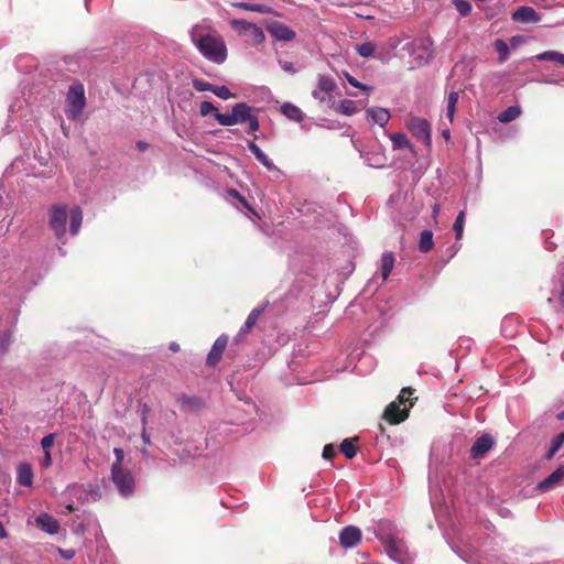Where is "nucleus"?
<instances>
[{
  "instance_id": "obj_55",
  "label": "nucleus",
  "mask_w": 564,
  "mask_h": 564,
  "mask_svg": "<svg viewBox=\"0 0 564 564\" xmlns=\"http://www.w3.org/2000/svg\"><path fill=\"white\" fill-rule=\"evenodd\" d=\"M138 148L141 151H144L148 148V144L145 142H143V141H140V142H138Z\"/></svg>"
},
{
  "instance_id": "obj_7",
  "label": "nucleus",
  "mask_w": 564,
  "mask_h": 564,
  "mask_svg": "<svg viewBox=\"0 0 564 564\" xmlns=\"http://www.w3.org/2000/svg\"><path fill=\"white\" fill-rule=\"evenodd\" d=\"M230 25L239 35L248 37L249 42L253 45H258L264 41L262 29L254 23L245 20H232Z\"/></svg>"
},
{
  "instance_id": "obj_59",
  "label": "nucleus",
  "mask_w": 564,
  "mask_h": 564,
  "mask_svg": "<svg viewBox=\"0 0 564 564\" xmlns=\"http://www.w3.org/2000/svg\"><path fill=\"white\" fill-rule=\"evenodd\" d=\"M346 78L350 85H352V76L346 73Z\"/></svg>"
},
{
  "instance_id": "obj_6",
  "label": "nucleus",
  "mask_w": 564,
  "mask_h": 564,
  "mask_svg": "<svg viewBox=\"0 0 564 564\" xmlns=\"http://www.w3.org/2000/svg\"><path fill=\"white\" fill-rule=\"evenodd\" d=\"M336 89L337 84L333 77L327 75H319L316 88L312 91V96L319 102H326L330 106H335V101L333 100V94Z\"/></svg>"
},
{
  "instance_id": "obj_44",
  "label": "nucleus",
  "mask_w": 564,
  "mask_h": 564,
  "mask_svg": "<svg viewBox=\"0 0 564 564\" xmlns=\"http://www.w3.org/2000/svg\"><path fill=\"white\" fill-rule=\"evenodd\" d=\"M563 444H564V432H561L553 438L551 446L558 452L561 449V447L563 446Z\"/></svg>"
},
{
  "instance_id": "obj_56",
  "label": "nucleus",
  "mask_w": 564,
  "mask_h": 564,
  "mask_svg": "<svg viewBox=\"0 0 564 564\" xmlns=\"http://www.w3.org/2000/svg\"><path fill=\"white\" fill-rule=\"evenodd\" d=\"M438 213H440V205L435 204L433 206V216L436 217Z\"/></svg>"
},
{
  "instance_id": "obj_17",
  "label": "nucleus",
  "mask_w": 564,
  "mask_h": 564,
  "mask_svg": "<svg viewBox=\"0 0 564 564\" xmlns=\"http://www.w3.org/2000/svg\"><path fill=\"white\" fill-rule=\"evenodd\" d=\"M176 403L180 409L185 412H195L204 406V402L200 398L195 395L182 394L176 399Z\"/></svg>"
},
{
  "instance_id": "obj_60",
  "label": "nucleus",
  "mask_w": 564,
  "mask_h": 564,
  "mask_svg": "<svg viewBox=\"0 0 564 564\" xmlns=\"http://www.w3.org/2000/svg\"><path fill=\"white\" fill-rule=\"evenodd\" d=\"M355 15L360 17V18H366V19L370 18L369 15L366 17L359 12H355Z\"/></svg>"
},
{
  "instance_id": "obj_15",
  "label": "nucleus",
  "mask_w": 564,
  "mask_h": 564,
  "mask_svg": "<svg viewBox=\"0 0 564 564\" xmlns=\"http://www.w3.org/2000/svg\"><path fill=\"white\" fill-rule=\"evenodd\" d=\"M512 20L521 23H536L541 20L540 14L531 7L522 6L512 13Z\"/></svg>"
},
{
  "instance_id": "obj_1",
  "label": "nucleus",
  "mask_w": 564,
  "mask_h": 564,
  "mask_svg": "<svg viewBox=\"0 0 564 564\" xmlns=\"http://www.w3.org/2000/svg\"><path fill=\"white\" fill-rule=\"evenodd\" d=\"M189 37L199 53L215 64H223L228 56L227 45L223 36L207 24H195Z\"/></svg>"
},
{
  "instance_id": "obj_36",
  "label": "nucleus",
  "mask_w": 564,
  "mask_h": 564,
  "mask_svg": "<svg viewBox=\"0 0 564 564\" xmlns=\"http://www.w3.org/2000/svg\"><path fill=\"white\" fill-rule=\"evenodd\" d=\"M454 6L463 17H467L471 12V4L466 0H454Z\"/></svg>"
},
{
  "instance_id": "obj_32",
  "label": "nucleus",
  "mask_w": 564,
  "mask_h": 564,
  "mask_svg": "<svg viewBox=\"0 0 564 564\" xmlns=\"http://www.w3.org/2000/svg\"><path fill=\"white\" fill-rule=\"evenodd\" d=\"M495 47L499 54V62L503 63L509 56V46L503 40L498 39L495 41Z\"/></svg>"
},
{
  "instance_id": "obj_64",
  "label": "nucleus",
  "mask_w": 564,
  "mask_h": 564,
  "mask_svg": "<svg viewBox=\"0 0 564 564\" xmlns=\"http://www.w3.org/2000/svg\"><path fill=\"white\" fill-rule=\"evenodd\" d=\"M2 205H3V198L0 196V209L2 208Z\"/></svg>"
},
{
  "instance_id": "obj_63",
  "label": "nucleus",
  "mask_w": 564,
  "mask_h": 564,
  "mask_svg": "<svg viewBox=\"0 0 564 564\" xmlns=\"http://www.w3.org/2000/svg\"><path fill=\"white\" fill-rule=\"evenodd\" d=\"M67 510H68L69 512H72V511L74 510L73 506H70V505H69V506H67Z\"/></svg>"
},
{
  "instance_id": "obj_62",
  "label": "nucleus",
  "mask_w": 564,
  "mask_h": 564,
  "mask_svg": "<svg viewBox=\"0 0 564 564\" xmlns=\"http://www.w3.org/2000/svg\"><path fill=\"white\" fill-rule=\"evenodd\" d=\"M560 420H564V410L558 414Z\"/></svg>"
},
{
  "instance_id": "obj_12",
  "label": "nucleus",
  "mask_w": 564,
  "mask_h": 564,
  "mask_svg": "<svg viewBox=\"0 0 564 564\" xmlns=\"http://www.w3.org/2000/svg\"><path fill=\"white\" fill-rule=\"evenodd\" d=\"M228 345V336L220 335L213 344L210 351L207 355L206 365L215 367L220 360Z\"/></svg>"
},
{
  "instance_id": "obj_39",
  "label": "nucleus",
  "mask_w": 564,
  "mask_h": 564,
  "mask_svg": "<svg viewBox=\"0 0 564 564\" xmlns=\"http://www.w3.org/2000/svg\"><path fill=\"white\" fill-rule=\"evenodd\" d=\"M213 94L217 97L227 100L234 97V94L226 86H215L213 89Z\"/></svg>"
},
{
  "instance_id": "obj_4",
  "label": "nucleus",
  "mask_w": 564,
  "mask_h": 564,
  "mask_svg": "<svg viewBox=\"0 0 564 564\" xmlns=\"http://www.w3.org/2000/svg\"><path fill=\"white\" fill-rule=\"evenodd\" d=\"M66 116L69 120H76L86 106L84 86L72 85L67 95Z\"/></svg>"
},
{
  "instance_id": "obj_30",
  "label": "nucleus",
  "mask_w": 564,
  "mask_h": 564,
  "mask_svg": "<svg viewBox=\"0 0 564 564\" xmlns=\"http://www.w3.org/2000/svg\"><path fill=\"white\" fill-rule=\"evenodd\" d=\"M357 53L362 57H370L376 51V45L372 42H365L355 46Z\"/></svg>"
},
{
  "instance_id": "obj_52",
  "label": "nucleus",
  "mask_w": 564,
  "mask_h": 564,
  "mask_svg": "<svg viewBox=\"0 0 564 564\" xmlns=\"http://www.w3.org/2000/svg\"><path fill=\"white\" fill-rule=\"evenodd\" d=\"M361 541V531L355 527V544Z\"/></svg>"
},
{
  "instance_id": "obj_33",
  "label": "nucleus",
  "mask_w": 564,
  "mask_h": 564,
  "mask_svg": "<svg viewBox=\"0 0 564 564\" xmlns=\"http://www.w3.org/2000/svg\"><path fill=\"white\" fill-rule=\"evenodd\" d=\"M465 215L466 214L464 210L459 212L453 225V230L455 231L457 240L462 239L463 237Z\"/></svg>"
},
{
  "instance_id": "obj_50",
  "label": "nucleus",
  "mask_w": 564,
  "mask_h": 564,
  "mask_svg": "<svg viewBox=\"0 0 564 564\" xmlns=\"http://www.w3.org/2000/svg\"><path fill=\"white\" fill-rule=\"evenodd\" d=\"M355 88H358V89H361V90H365V91H370L372 88L358 82L357 79H355Z\"/></svg>"
},
{
  "instance_id": "obj_21",
  "label": "nucleus",
  "mask_w": 564,
  "mask_h": 564,
  "mask_svg": "<svg viewBox=\"0 0 564 564\" xmlns=\"http://www.w3.org/2000/svg\"><path fill=\"white\" fill-rule=\"evenodd\" d=\"M395 263V257L393 252L386 251L382 253L381 260H380V273L383 281H387L390 273L393 270Z\"/></svg>"
},
{
  "instance_id": "obj_20",
  "label": "nucleus",
  "mask_w": 564,
  "mask_h": 564,
  "mask_svg": "<svg viewBox=\"0 0 564 564\" xmlns=\"http://www.w3.org/2000/svg\"><path fill=\"white\" fill-rule=\"evenodd\" d=\"M231 7L238 8L246 11L258 12L261 14H274L279 15L271 7L267 4H252L248 2H232Z\"/></svg>"
},
{
  "instance_id": "obj_38",
  "label": "nucleus",
  "mask_w": 564,
  "mask_h": 564,
  "mask_svg": "<svg viewBox=\"0 0 564 564\" xmlns=\"http://www.w3.org/2000/svg\"><path fill=\"white\" fill-rule=\"evenodd\" d=\"M336 111L350 116L352 113V100H343L337 106H334Z\"/></svg>"
},
{
  "instance_id": "obj_57",
  "label": "nucleus",
  "mask_w": 564,
  "mask_h": 564,
  "mask_svg": "<svg viewBox=\"0 0 564 564\" xmlns=\"http://www.w3.org/2000/svg\"><path fill=\"white\" fill-rule=\"evenodd\" d=\"M170 349L173 351H177L180 349V346L175 343L171 344Z\"/></svg>"
},
{
  "instance_id": "obj_48",
  "label": "nucleus",
  "mask_w": 564,
  "mask_h": 564,
  "mask_svg": "<svg viewBox=\"0 0 564 564\" xmlns=\"http://www.w3.org/2000/svg\"><path fill=\"white\" fill-rule=\"evenodd\" d=\"M229 194H230V195H232V196H235V197H237V198H238V199H239V200H240L245 206H248V203H247L246 198H245V197H242V196L239 194V192H238V191H236V189H230V191H229Z\"/></svg>"
},
{
  "instance_id": "obj_8",
  "label": "nucleus",
  "mask_w": 564,
  "mask_h": 564,
  "mask_svg": "<svg viewBox=\"0 0 564 564\" xmlns=\"http://www.w3.org/2000/svg\"><path fill=\"white\" fill-rule=\"evenodd\" d=\"M408 128L412 135L425 145L430 147L432 143V129L430 122L421 117H411L408 120Z\"/></svg>"
},
{
  "instance_id": "obj_23",
  "label": "nucleus",
  "mask_w": 564,
  "mask_h": 564,
  "mask_svg": "<svg viewBox=\"0 0 564 564\" xmlns=\"http://www.w3.org/2000/svg\"><path fill=\"white\" fill-rule=\"evenodd\" d=\"M263 312H264V307L253 308L250 312V314L248 315L243 326L240 328L239 335L243 336V335L249 334L251 332V329L254 327V325L257 324L259 317L262 315Z\"/></svg>"
},
{
  "instance_id": "obj_25",
  "label": "nucleus",
  "mask_w": 564,
  "mask_h": 564,
  "mask_svg": "<svg viewBox=\"0 0 564 564\" xmlns=\"http://www.w3.org/2000/svg\"><path fill=\"white\" fill-rule=\"evenodd\" d=\"M248 149L254 154L256 159L263 164L268 170L274 169V164L268 158V155L253 142L248 143Z\"/></svg>"
},
{
  "instance_id": "obj_3",
  "label": "nucleus",
  "mask_w": 564,
  "mask_h": 564,
  "mask_svg": "<svg viewBox=\"0 0 564 564\" xmlns=\"http://www.w3.org/2000/svg\"><path fill=\"white\" fill-rule=\"evenodd\" d=\"M414 390L410 387L403 388L397 400L387 405L383 411L382 419L391 425H397L405 421L409 416L410 409L414 402L410 398Z\"/></svg>"
},
{
  "instance_id": "obj_37",
  "label": "nucleus",
  "mask_w": 564,
  "mask_h": 564,
  "mask_svg": "<svg viewBox=\"0 0 564 564\" xmlns=\"http://www.w3.org/2000/svg\"><path fill=\"white\" fill-rule=\"evenodd\" d=\"M192 85L197 91H212L213 93V89L215 87V85H213L208 82H205L203 79H198V78H194L192 80Z\"/></svg>"
},
{
  "instance_id": "obj_41",
  "label": "nucleus",
  "mask_w": 564,
  "mask_h": 564,
  "mask_svg": "<svg viewBox=\"0 0 564 564\" xmlns=\"http://www.w3.org/2000/svg\"><path fill=\"white\" fill-rule=\"evenodd\" d=\"M113 454L116 456V462L112 464L111 468L119 467L122 468V462L124 459V453L122 448L116 447L113 449Z\"/></svg>"
},
{
  "instance_id": "obj_28",
  "label": "nucleus",
  "mask_w": 564,
  "mask_h": 564,
  "mask_svg": "<svg viewBox=\"0 0 564 564\" xmlns=\"http://www.w3.org/2000/svg\"><path fill=\"white\" fill-rule=\"evenodd\" d=\"M459 99V94L457 91L449 93L447 97V108H446V117L451 122L454 120L456 106Z\"/></svg>"
},
{
  "instance_id": "obj_29",
  "label": "nucleus",
  "mask_w": 564,
  "mask_h": 564,
  "mask_svg": "<svg viewBox=\"0 0 564 564\" xmlns=\"http://www.w3.org/2000/svg\"><path fill=\"white\" fill-rule=\"evenodd\" d=\"M535 57L539 61H552L560 65H564V54L556 51H546L538 54Z\"/></svg>"
},
{
  "instance_id": "obj_31",
  "label": "nucleus",
  "mask_w": 564,
  "mask_h": 564,
  "mask_svg": "<svg viewBox=\"0 0 564 564\" xmlns=\"http://www.w3.org/2000/svg\"><path fill=\"white\" fill-rule=\"evenodd\" d=\"M339 542L346 549L352 546V525H347L343 529Z\"/></svg>"
},
{
  "instance_id": "obj_34",
  "label": "nucleus",
  "mask_w": 564,
  "mask_h": 564,
  "mask_svg": "<svg viewBox=\"0 0 564 564\" xmlns=\"http://www.w3.org/2000/svg\"><path fill=\"white\" fill-rule=\"evenodd\" d=\"M392 143L398 149L411 148V142L403 133H394L391 135Z\"/></svg>"
},
{
  "instance_id": "obj_24",
  "label": "nucleus",
  "mask_w": 564,
  "mask_h": 564,
  "mask_svg": "<svg viewBox=\"0 0 564 564\" xmlns=\"http://www.w3.org/2000/svg\"><path fill=\"white\" fill-rule=\"evenodd\" d=\"M281 112L292 121L302 122L304 112L295 105L285 102L281 106Z\"/></svg>"
},
{
  "instance_id": "obj_16",
  "label": "nucleus",
  "mask_w": 564,
  "mask_h": 564,
  "mask_svg": "<svg viewBox=\"0 0 564 564\" xmlns=\"http://www.w3.org/2000/svg\"><path fill=\"white\" fill-rule=\"evenodd\" d=\"M564 479V467L560 466L556 468L550 476L540 481L535 489L538 491L546 492L553 489L556 485H558Z\"/></svg>"
},
{
  "instance_id": "obj_2",
  "label": "nucleus",
  "mask_w": 564,
  "mask_h": 564,
  "mask_svg": "<svg viewBox=\"0 0 564 564\" xmlns=\"http://www.w3.org/2000/svg\"><path fill=\"white\" fill-rule=\"evenodd\" d=\"M69 217V231L76 236L82 227L83 212L79 207L72 208L69 214L66 206H53L50 212V227L57 239H62L66 232V221Z\"/></svg>"
},
{
  "instance_id": "obj_27",
  "label": "nucleus",
  "mask_w": 564,
  "mask_h": 564,
  "mask_svg": "<svg viewBox=\"0 0 564 564\" xmlns=\"http://www.w3.org/2000/svg\"><path fill=\"white\" fill-rule=\"evenodd\" d=\"M521 115V109L517 106H510L499 113L498 119L502 123H508L517 119Z\"/></svg>"
},
{
  "instance_id": "obj_14",
  "label": "nucleus",
  "mask_w": 564,
  "mask_h": 564,
  "mask_svg": "<svg viewBox=\"0 0 564 564\" xmlns=\"http://www.w3.org/2000/svg\"><path fill=\"white\" fill-rule=\"evenodd\" d=\"M268 31L273 37L280 41H292L295 39V32L286 24L279 21L272 22L268 26Z\"/></svg>"
},
{
  "instance_id": "obj_53",
  "label": "nucleus",
  "mask_w": 564,
  "mask_h": 564,
  "mask_svg": "<svg viewBox=\"0 0 564 564\" xmlns=\"http://www.w3.org/2000/svg\"><path fill=\"white\" fill-rule=\"evenodd\" d=\"M7 535L8 534H7V531L3 527V524L0 522V539H4V538H7Z\"/></svg>"
},
{
  "instance_id": "obj_47",
  "label": "nucleus",
  "mask_w": 564,
  "mask_h": 564,
  "mask_svg": "<svg viewBox=\"0 0 564 564\" xmlns=\"http://www.w3.org/2000/svg\"><path fill=\"white\" fill-rule=\"evenodd\" d=\"M141 421H142V425H143V430H142L141 436H142V440H143L144 444H149L150 443V436L147 434V430H145L147 416L143 415Z\"/></svg>"
},
{
  "instance_id": "obj_46",
  "label": "nucleus",
  "mask_w": 564,
  "mask_h": 564,
  "mask_svg": "<svg viewBox=\"0 0 564 564\" xmlns=\"http://www.w3.org/2000/svg\"><path fill=\"white\" fill-rule=\"evenodd\" d=\"M52 465V456H51V452L50 451H46L44 452V457L41 462V466L43 468H47Z\"/></svg>"
},
{
  "instance_id": "obj_9",
  "label": "nucleus",
  "mask_w": 564,
  "mask_h": 564,
  "mask_svg": "<svg viewBox=\"0 0 564 564\" xmlns=\"http://www.w3.org/2000/svg\"><path fill=\"white\" fill-rule=\"evenodd\" d=\"M411 46V56L414 66L419 67L430 62L433 56V43L430 39L414 41Z\"/></svg>"
},
{
  "instance_id": "obj_13",
  "label": "nucleus",
  "mask_w": 564,
  "mask_h": 564,
  "mask_svg": "<svg viewBox=\"0 0 564 564\" xmlns=\"http://www.w3.org/2000/svg\"><path fill=\"white\" fill-rule=\"evenodd\" d=\"M494 444L495 440L490 434L485 433L480 435L470 448V456L475 459L482 458L491 449Z\"/></svg>"
},
{
  "instance_id": "obj_58",
  "label": "nucleus",
  "mask_w": 564,
  "mask_h": 564,
  "mask_svg": "<svg viewBox=\"0 0 564 564\" xmlns=\"http://www.w3.org/2000/svg\"><path fill=\"white\" fill-rule=\"evenodd\" d=\"M449 135H451V132H449V130H448V129H446V130H444V131H443V137H444L445 139H449Z\"/></svg>"
},
{
  "instance_id": "obj_49",
  "label": "nucleus",
  "mask_w": 564,
  "mask_h": 564,
  "mask_svg": "<svg viewBox=\"0 0 564 564\" xmlns=\"http://www.w3.org/2000/svg\"><path fill=\"white\" fill-rule=\"evenodd\" d=\"M9 346V339H0V356L4 355Z\"/></svg>"
},
{
  "instance_id": "obj_11",
  "label": "nucleus",
  "mask_w": 564,
  "mask_h": 564,
  "mask_svg": "<svg viewBox=\"0 0 564 564\" xmlns=\"http://www.w3.org/2000/svg\"><path fill=\"white\" fill-rule=\"evenodd\" d=\"M384 547L391 558L398 561L401 564H409L406 546L402 540H399L394 536H389L384 542Z\"/></svg>"
},
{
  "instance_id": "obj_19",
  "label": "nucleus",
  "mask_w": 564,
  "mask_h": 564,
  "mask_svg": "<svg viewBox=\"0 0 564 564\" xmlns=\"http://www.w3.org/2000/svg\"><path fill=\"white\" fill-rule=\"evenodd\" d=\"M17 481L24 487H31L33 485V468L31 464L21 463L18 465Z\"/></svg>"
},
{
  "instance_id": "obj_18",
  "label": "nucleus",
  "mask_w": 564,
  "mask_h": 564,
  "mask_svg": "<svg viewBox=\"0 0 564 564\" xmlns=\"http://www.w3.org/2000/svg\"><path fill=\"white\" fill-rule=\"evenodd\" d=\"M36 525L48 534H56L59 530V523L52 516L47 513H41L36 520Z\"/></svg>"
},
{
  "instance_id": "obj_51",
  "label": "nucleus",
  "mask_w": 564,
  "mask_h": 564,
  "mask_svg": "<svg viewBox=\"0 0 564 564\" xmlns=\"http://www.w3.org/2000/svg\"><path fill=\"white\" fill-rule=\"evenodd\" d=\"M556 453H557V451L551 446L550 449L547 451L546 455H545V458L547 460H550V459H552L554 457V455Z\"/></svg>"
},
{
  "instance_id": "obj_22",
  "label": "nucleus",
  "mask_w": 564,
  "mask_h": 564,
  "mask_svg": "<svg viewBox=\"0 0 564 564\" xmlns=\"http://www.w3.org/2000/svg\"><path fill=\"white\" fill-rule=\"evenodd\" d=\"M367 119L383 127L390 119V113L384 108H370L366 111Z\"/></svg>"
},
{
  "instance_id": "obj_61",
  "label": "nucleus",
  "mask_w": 564,
  "mask_h": 564,
  "mask_svg": "<svg viewBox=\"0 0 564 564\" xmlns=\"http://www.w3.org/2000/svg\"><path fill=\"white\" fill-rule=\"evenodd\" d=\"M561 301H562V303H564V286H563V290L561 292Z\"/></svg>"
},
{
  "instance_id": "obj_45",
  "label": "nucleus",
  "mask_w": 564,
  "mask_h": 564,
  "mask_svg": "<svg viewBox=\"0 0 564 564\" xmlns=\"http://www.w3.org/2000/svg\"><path fill=\"white\" fill-rule=\"evenodd\" d=\"M335 455V447L332 444H327L323 449V458L330 459Z\"/></svg>"
},
{
  "instance_id": "obj_54",
  "label": "nucleus",
  "mask_w": 564,
  "mask_h": 564,
  "mask_svg": "<svg viewBox=\"0 0 564 564\" xmlns=\"http://www.w3.org/2000/svg\"><path fill=\"white\" fill-rule=\"evenodd\" d=\"M65 558H72L74 556V551H61Z\"/></svg>"
},
{
  "instance_id": "obj_10",
  "label": "nucleus",
  "mask_w": 564,
  "mask_h": 564,
  "mask_svg": "<svg viewBox=\"0 0 564 564\" xmlns=\"http://www.w3.org/2000/svg\"><path fill=\"white\" fill-rule=\"evenodd\" d=\"M111 478L121 495H131L134 490V478L132 474L123 468H111Z\"/></svg>"
},
{
  "instance_id": "obj_43",
  "label": "nucleus",
  "mask_w": 564,
  "mask_h": 564,
  "mask_svg": "<svg viewBox=\"0 0 564 564\" xmlns=\"http://www.w3.org/2000/svg\"><path fill=\"white\" fill-rule=\"evenodd\" d=\"M53 445H54V434H48V435L44 436L41 441V446L43 447L44 452L50 451Z\"/></svg>"
},
{
  "instance_id": "obj_40",
  "label": "nucleus",
  "mask_w": 564,
  "mask_h": 564,
  "mask_svg": "<svg viewBox=\"0 0 564 564\" xmlns=\"http://www.w3.org/2000/svg\"><path fill=\"white\" fill-rule=\"evenodd\" d=\"M340 451L348 459H352V437H348L343 441Z\"/></svg>"
},
{
  "instance_id": "obj_5",
  "label": "nucleus",
  "mask_w": 564,
  "mask_h": 564,
  "mask_svg": "<svg viewBox=\"0 0 564 564\" xmlns=\"http://www.w3.org/2000/svg\"><path fill=\"white\" fill-rule=\"evenodd\" d=\"M251 107L246 102H238L232 107L231 113H217L216 120L220 126L245 123L251 116Z\"/></svg>"
},
{
  "instance_id": "obj_42",
  "label": "nucleus",
  "mask_w": 564,
  "mask_h": 564,
  "mask_svg": "<svg viewBox=\"0 0 564 564\" xmlns=\"http://www.w3.org/2000/svg\"><path fill=\"white\" fill-rule=\"evenodd\" d=\"M246 122L248 123L249 132H256L260 128L259 120L254 115H251Z\"/></svg>"
},
{
  "instance_id": "obj_35",
  "label": "nucleus",
  "mask_w": 564,
  "mask_h": 564,
  "mask_svg": "<svg viewBox=\"0 0 564 564\" xmlns=\"http://www.w3.org/2000/svg\"><path fill=\"white\" fill-rule=\"evenodd\" d=\"M199 113L203 117H206V116L213 113L214 117L216 118V115L220 113V112L218 111V109L210 101H203L199 105Z\"/></svg>"
},
{
  "instance_id": "obj_26",
  "label": "nucleus",
  "mask_w": 564,
  "mask_h": 564,
  "mask_svg": "<svg viewBox=\"0 0 564 564\" xmlns=\"http://www.w3.org/2000/svg\"><path fill=\"white\" fill-rule=\"evenodd\" d=\"M434 247L433 232L431 230H423L420 235L419 250L423 253L430 252Z\"/></svg>"
}]
</instances>
